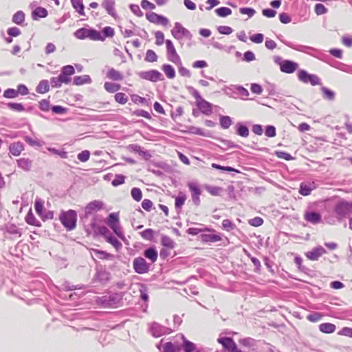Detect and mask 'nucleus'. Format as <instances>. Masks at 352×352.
Instances as JSON below:
<instances>
[{"label": "nucleus", "mask_w": 352, "mask_h": 352, "mask_svg": "<svg viewBox=\"0 0 352 352\" xmlns=\"http://www.w3.org/2000/svg\"><path fill=\"white\" fill-rule=\"evenodd\" d=\"M18 166L25 171L30 170L32 162L29 158L22 157L16 160Z\"/></svg>", "instance_id": "412c9836"}, {"label": "nucleus", "mask_w": 352, "mask_h": 352, "mask_svg": "<svg viewBox=\"0 0 352 352\" xmlns=\"http://www.w3.org/2000/svg\"><path fill=\"white\" fill-rule=\"evenodd\" d=\"M94 254L98 256L100 259H108L111 257V254L102 250L93 249Z\"/></svg>", "instance_id": "8fccbe9b"}, {"label": "nucleus", "mask_w": 352, "mask_h": 352, "mask_svg": "<svg viewBox=\"0 0 352 352\" xmlns=\"http://www.w3.org/2000/svg\"><path fill=\"white\" fill-rule=\"evenodd\" d=\"M116 102L120 104H125L129 101L128 96L122 92L116 93L114 96Z\"/></svg>", "instance_id": "72a5a7b5"}, {"label": "nucleus", "mask_w": 352, "mask_h": 352, "mask_svg": "<svg viewBox=\"0 0 352 352\" xmlns=\"http://www.w3.org/2000/svg\"><path fill=\"white\" fill-rule=\"evenodd\" d=\"M145 16L146 20H148L150 23H154L155 25L166 27L170 23L168 18L153 12L146 13Z\"/></svg>", "instance_id": "423d86ee"}, {"label": "nucleus", "mask_w": 352, "mask_h": 352, "mask_svg": "<svg viewBox=\"0 0 352 352\" xmlns=\"http://www.w3.org/2000/svg\"><path fill=\"white\" fill-rule=\"evenodd\" d=\"M144 256L152 263H155L157 260L158 253L155 248H149L144 251Z\"/></svg>", "instance_id": "a878e982"}, {"label": "nucleus", "mask_w": 352, "mask_h": 352, "mask_svg": "<svg viewBox=\"0 0 352 352\" xmlns=\"http://www.w3.org/2000/svg\"><path fill=\"white\" fill-rule=\"evenodd\" d=\"M72 7L81 16H85V6L82 0H71Z\"/></svg>", "instance_id": "393cba45"}, {"label": "nucleus", "mask_w": 352, "mask_h": 352, "mask_svg": "<svg viewBox=\"0 0 352 352\" xmlns=\"http://www.w3.org/2000/svg\"><path fill=\"white\" fill-rule=\"evenodd\" d=\"M25 221L29 225L36 227L41 226V222L35 217L31 210H30L25 215Z\"/></svg>", "instance_id": "aec40b11"}, {"label": "nucleus", "mask_w": 352, "mask_h": 352, "mask_svg": "<svg viewBox=\"0 0 352 352\" xmlns=\"http://www.w3.org/2000/svg\"><path fill=\"white\" fill-rule=\"evenodd\" d=\"M206 189L210 195L214 196L219 195L223 191V189L219 186H207Z\"/></svg>", "instance_id": "a18cd8bd"}, {"label": "nucleus", "mask_w": 352, "mask_h": 352, "mask_svg": "<svg viewBox=\"0 0 352 352\" xmlns=\"http://www.w3.org/2000/svg\"><path fill=\"white\" fill-rule=\"evenodd\" d=\"M313 78L314 76L308 74L305 71H300L298 73V78L304 82H308L309 81H311V78Z\"/></svg>", "instance_id": "603ef678"}, {"label": "nucleus", "mask_w": 352, "mask_h": 352, "mask_svg": "<svg viewBox=\"0 0 352 352\" xmlns=\"http://www.w3.org/2000/svg\"><path fill=\"white\" fill-rule=\"evenodd\" d=\"M162 69L168 79H173L176 76L174 67L169 64H164Z\"/></svg>", "instance_id": "bb28decb"}, {"label": "nucleus", "mask_w": 352, "mask_h": 352, "mask_svg": "<svg viewBox=\"0 0 352 352\" xmlns=\"http://www.w3.org/2000/svg\"><path fill=\"white\" fill-rule=\"evenodd\" d=\"M114 34V29L110 26H106L102 30V36H104V41L107 37H113Z\"/></svg>", "instance_id": "49530a36"}, {"label": "nucleus", "mask_w": 352, "mask_h": 352, "mask_svg": "<svg viewBox=\"0 0 352 352\" xmlns=\"http://www.w3.org/2000/svg\"><path fill=\"white\" fill-rule=\"evenodd\" d=\"M203 231H208V232H214V230L210 229L208 228H205L204 230L197 228H190L188 230V233L191 235H197L199 233L203 232Z\"/></svg>", "instance_id": "4d7b16f0"}, {"label": "nucleus", "mask_w": 352, "mask_h": 352, "mask_svg": "<svg viewBox=\"0 0 352 352\" xmlns=\"http://www.w3.org/2000/svg\"><path fill=\"white\" fill-rule=\"evenodd\" d=\"M107 78L114 81H119L123 79V75L120 72L111 68L107 72Z\"/></svg>", "instance_id": "6ab92c4d"}, {"label": "nucleus", "mask_w": 352, "mask_h": 352, "mask_svg": "<svg viewBox=\"0 0 352 352\" xmlns=\"http://www.w3.org/2000/svg\"><path fill=\"white\" fill-rule=\"evenodd\" d=\"M138 76L142 79L152 82L164 80L163 75L159 71L155 69L141 72L138 74Z\"/></svg>", "instance_id": "0eeeda50"}, {"label": "nucleus", "mask_w": 352, "mask_h": 352, "mask_svg": "<svg viewBox=\"0 0 352 352\" xmlns=\"http://www.w3.org/2000/svg\"><path fill=\"white\" fill-rule=\"evenodd\" d=\"M8 107L15 111L21 112L24 111V107L21 103L10 102L8 104Z\"/></svg>", "instance_id": "6e6d98bb"}, {"label": "nucleus", "mask_w": 352, "mask_h": 352, "mask_svg": "<svg viewBox=\"0 0 352 352\" xmlns=\"http://www.w3.org/2000/svg\"><path fill=\"white\" fill-rule=\"evenodd\" d=\"M104 88L106 91L109 93H116L120 89L121 86L120 85L115 82H105L104 84Z\"/></svg>", "instance_id": "c85d7f7f"}, {"label": "nucleus", "mask_w": 352, "mask_h": 352, "mask_svg": "<svg viewBox=\"0 0 352 352\" xmlns=\"http://www.w3.org/2000/svg\"><path fill=\"white\" fill-rule=\"evenodd\" d=\"M182 338L184 340V349L185 352H191V351H194V349H195L194 344L192 342L187 340L184 336H182Z\"/></svg>", "instance_id": "3c124183"}, {"label": "nucleus", "mask_w": 352, "mask_h": 352, "mask_svg": "<svg viewBox=\"0 0 352 352\" xmlns=\"http://www.w3.org/2000/svg\"><path fill=\"white\" fill-rule=\"evenodd\" d=\"M140 4L144 10H155L156 8L154 3L148 0H142Z\"/></svg>", "instance_id": "13d9d810"}, {"label": "nucleus", "mask_w": 352, "mask_h": 352, "mask_svg": "<svg viewBox=\"0 0 352 352\" xmlns=\"http://www.w3.org/2000/svg\"><path fill=\"white\" fill-rule=\"evenodd\" d=\"M50 90L48 81L47 80H43L40 81L39 84L36 88V91L39 94H45Z\"/></svg>", "instance_id": "c756f323"}, {"label": "nucleus", "mask_w": 352, "mask_h": 352, "mask_svg": "<svg viewBox=\"0 0 352 352\" xmlns=\"http://www.w3.org/2000/svg\"><path fill=\"white\" fill-rule=\"evenodd\" d=\"M319 329L324 333H332L336 331V327L332 323L324 322L319 325Z\"/></svg>", "instance_id": "cd10ccee"}, {"label": "nucleus", "mask_w": 352, "mask_h": 352, "mask_svg": "<svg viewBox=\"0 0 352 352\" xmlns=\"http://www.w3.org/2000/svg\"><path fill=\"white\" fill-rule=\"evenodd\" d=\"M77 219V212L74 210L62 211L59 214L60 223L68 231L73 230L76 228Z\"/></svg>", "instance_id": "f257e3e1"}, {"label": "nucleus", "mask_w": 352, "mask_h": 352, "mask_svg": "<svg viewBox=\"0 0 352 352\" xmlns=\"http://www.w3.org/2000/svg\"><path fill=\"white\" fill-rule=\"evenodd\" d=\"M24 21L25 14L22 11L16 12L12 16V21L17 25H21Z\"/></svg>", "instance_id": "473e14b6"}, {"label": "nucleus", "mask_w": 352, "mask_h": 352, "mask_svg": "<svg viewBox=\"0 0 352 352\" xmlns=\"http://www.w3.org/2000/svg\"><path fill=\"white\" fill-rule=\"evenodd\" d=\"M47 14V10L43 7H37L32 12V16L34 20H37L38 18H45Z\"/></svg>", "instance_id": "5701e85b"}, {"label": "nucleus", "mask_w": 352, "mask_h": 352, "mask_svg": "<svg viewBox=\"0 0 352 352\" xmlns=\"http://www.w3.org/2000/svg\"><path fill=\"white\" fill-rule=\"evenodd\" d=\"M217 14L221 17H226L232 14V10L226 7H221L215 10Z\"/></svg>", "instance_id": "a19ab883"}, {"label": "nucleus", "mask_w": 352, "mask_h": 352, "mask_svg": "<svg viewBox=\"0 0 352 352\" xmlns=\"http://www.w3.org/2000/svg\"><path fill=\"white\" fill-rule=\"evenodd\" d=\"M192 96L195 99V103L198 109L206 115H210L212 112V105L204 100L197 90L192 92Z\"/></svg>", "instance_id": "7ed1b4c3"}, {"label": "nucleus", "mask_w": 352, "mask_h": 352, "mask_svg": "<svg viewBox=\"0 0 352 352\" xmlns=\"http://www.w3.org/2000/svg\"><path fill=\"white\" fill-rule=\"evenodd\" d=\"M315 188L314 184H305L301 183L300 185L299 193L303 196L309 195L311 191Z\"/></svg>", "instance_id": "b1692460"}, {"label": "nucleus", "mask_w": 352, "mask_h": 352, "mask_svg": "<svg viewBox=\"0 0 352 352\" xmlns=\"http://www.w3.org/2000/svg\"><path fill=\"white\" fill-rule=\"evenodd\" d=\"M106 241L111 244L118 251L120 250L122 246L121 242L111 234L107 236Z\"/></svg>", "instance_id": "2f4dec72"}, {"label": "nucleus", "mask_w": 352, "mask_h": 352, "mask_svg": "<svg viewBox=\"0 0 352 352\" xmlns=\"http://www.w3.org/2000/svg\"><path fill=\"white\" fill-rule=\"evenodd\" d=\"M303 217L305 221L313 224L319 223L322 220L320 214L316 212H306Z\"/></svg>", "instance_id": "dca6fc26"}, {"label": "nucleus", "mask_w": 352, "mask_h": 352, "mask_svg": "<svg viewBox=\"0 0 352 352\" xmlns=\"http://www.w3.org/2000/svg\"><path fill=\"white\" fill-rule=\"evenodd\" d=\"M140 234L142 238L148 241H151L154 237V230L151 228H147Z\"/></svg>", "instance_id": "e433bc0d"}, {"label": "nucleus", "mask_w": 352, "mask_h": 352, "mask_svg": "<svg viewBox=\"0 0 352 352\" xmlns=\"http://www.w3.org/2000/svg\"><path fill=\"white\" fill-rule=\"evenodd\" d=\"M222 228L223 230L230 232L234 228V225L229 219H224L222 221Z\"/></svg>", "instance_id": "bf43d9fd"}, {"label": "nucleus", "mask_w": 352, "mask_h": 352, "mask_svg": "<svg viewBox=\"0 0 352 352\" xmlns=\"http://www.w3.org/2000/svg\"><path fill=\"white\" fill-rule=\"evenodd\" d=\"M161 242L163 246L168 249H173L175 247L174 241L168 236H162Z\"/></svg>", "instance_id": "f704fd0d"}, {"label": "nucleus", "mask_w": 352, "mask_h": 352, "mask_svg": "<svg viewBox=\"0 0 352 352\" xmlns=\"http://www.w3.org/2000/svg\"><path fill=\"white\" fill-rule=\"evenodd\" d=\"M90 157V152L87 150L82 151L77 155V158L82 162H86Z\"/></svg>", "instance_id": "09e8293b"}, {"label": "nucleus", "mask_w": 352, "mask_h": 352, "mask_svg": "<svg viewBox=\"0 0 352 352\" xmlns=\"http://www.w3.org/2000/svg\"><path fill=\"white\" fill-rule=\"evenodd\" d=\"M120 217L118 212H113L109 214L107 217V223L112 229L114 233L120 236L122 232L119 228Z\"/></svg>", "instance_id": "1a4fd4ad"}, {"label": "nucleus", "mask_w": 352, "mask_h": 352, "mask_svg": "<svg viewBox=\"0 0 352 352\" xmlns=\"http://www.w3.org/2000/svg\"><path fill=\"white\" fill-rule=\"evenodd\" d=\"M133 267L135 272L138 274H145L149 270V265L142 257H137L133 260Z\"/></svg>", "instance_id": "9b49d317"}, {"label": "nucleus", "mask_w": 352, "mask_h": 352, "mask_svg": "<svg viewBox=\"0 0 352 352\" xmlns=\"http://www.w3.org/2000/svg\"><path fill=\"white\" fill-rule=\"evenodd\" d=\"M264 36L263 34L258 33L250 36V40L255 43H261L263 41Z\"/></svg>", "instance_id": "774afa93"}, {"label": "nucleus", "mask_w": 352, "mask_h": 352, "mask_svg": "<svg viewBox=\"0 0 352 352\" xmlns=\"http://www.w3.org/2000/svg\"><path fill=\"white\" fill-rule=\"evenodd\" d=\"M155 45L157 46L162 45L164 42V34L161 31H157L155 32Z\"/></svg>", "instance_id": "de8ad7c7"}, {"label": "nucleus", "mask_w": 352, "mask_h": 352, "mask_svg": "<svg viewBox=\"0 0 352 352\" xmlns=\"http://www.w3.org/2000/svg\"><path fill=\"white\" fill-rule=\"evenodd\" d=\"M104 207V204L102 201L100 200H94L89 202L85 206V213L86 214H91L93 212H96L102 210Z\"/></svg>", "instance_id": "ddd939ff"}, {"label": "nucleus", "mask_w": 352, "mask_h": 352, "mask_svg": "<svg viewBox=\"0 0 352 352\" xmlns=\"http://www.w3.org/2000/svg\"><path fill=\"white\" fill-rule=\"evenodd\" d=\"M91 78L89 75L77 76L74 78L73 84L80 86L85 84H90Z\"/></svg>", "instance_id": "4be33fe9"}, {"label": "nucleus", "mask_w": 352, "mask_h": 352, "mask_svg": "<svg viewBox=\"0 0 352 352\" xmlns=\"http://www.w3.org/2000/svg\"><path fill=\"white\" fill-rule=\"evenodd\" d=\"M74 35L78 39H85L88 38L92 41H104V36H102V34L92 28H80L74 32Z\"/></svg>", "instance_id": "f03ea898"}, {"label": "nucleus", "mask_w": 352, "mask_h": 352, "mask_svg": "<svg viewBox=\"0 0 352 352\" xmlns=\"http://www.w3.org/2000/svg\"><path fill=\"white\" fill-rule=\"evenodd\" d=\"M340 336H344L349 338H352V328L350 327H343L340 331L338 333Z\"/></svg>", "instance_id": "69168bd1"}, {"label": "nucleus", "mask_w": 352, "mask_h": 352, "mask_svg": "<svg viewBox=\"0 0 352 352\" xmlns=\"http://www.w3.org/2000/svg\"><path fill=\"white\" fill-rule=\"evenodd\" d=\"M144 60L146 62H149V63L156 62L157 60V56L153 50H148L146 51Z\"/></svg>", "instance_id": "4c0bfd02"}, {"label": "nucleus", "mask_w": 352, "mask_h": 352, "mask_svg": "<svg viewBox=\"0 0 352 352\" xmlns=\"http://www.w3.org/2000/svg\"><path fill=\"white\" fill-rule=\"evenodd\" d=\"M165 44L166 47L168 60L175 64L180 63L181 58L177 52V50L173 45V43L170 40L167 39L165 41Z\"/></svg>", "instance_id": "6e6552de"}, {"label": "nucleus", "mask_w": 352, "mask_h": 352, "mask_svg": "<svg viewBox=\"0 0 352 352\" xmlns=\"http://www.w3.org/2000/svg\"><path fill=\"white\" fill-rule=\"evenodd\" d=\"M326 253V250L322 246H318L306 252L305 256L310 261H317Z\"/></svg>", "instance_id": "f8f14e48"}, {"label": "nucleus", "mask_w": 352, "mask_h": 352, "mask_svg": "<svg viewBox=\"0 0 352 352\" xmlns=\"http://www.w3.org/2000/svg\"><path fill=\"white\" fill-rule=\"evenodd\" d=\"M248 222L250 225L254 227H258L261 226L263 223V219L261 217H256L250 219Z\"/></svg>", "instance_id": "680f3d73"}, {"label": "nucleus", "mask_w": 352, "mask_h": 352, "mask_svg": "<svg viewBox=\"0 0 352 352\" xmlns=\"http://www.w3.org/2000/svg\"><path fill=\"white\" fill-rule=\"evenodd\" d=\"M3 96L6 98H15L18 97V91H16V89H8L4 91Z\"/></svg>", "instance_id": "864d4df0"}, {"label": "nucleus", "mask_w": 352, "mask_h": 352, "mask_svg": "<svg viewBox=\"0 0 352 352\" xmlns=\"http://www.w3.org/2000/svg\"><path fill=\"white\" fill-rule=\"evenodd\" d=\"M187 197L186 195L183 193H179V195L175 197V206L177 208H181L182 206L184 204Z\"/></svg>", "instance_id": "58836bf2"}, {"label": "nucleus", "mask_w": 352, "mask_h": 352, "mask_svg": "<svg viewBox=\"0 0 352 352\" xmlns=\"http://www.w3.org/2000/svg\"><path fill=\"white\" fill-rule=\"evenodd\" d=\"M324 315L320 312H312L307 316V319L312 322H316L320 321Z\"/></svg>", "instance_id": "c9c22d12"}, {"label": "nucleus", "mask_w": 352, "mask_h": 352, "mask_svg": "<svg viewBox=\"0 0 352 352\" xmlns=\"http://www.w3.org/2000/svg\"><path fill=\"white\" fill-rule=\"evenodd\" d=\"M115 6V0H103L102 2V6L105 9L107 12L114 18L117 15Z\"/></svg>", "instance_id": "2eb2a0df"}, {"label": "nucleus", "mask_w": 352, "mask_h": 352, "mask_svg": "<svg viewBox=\"0 0 352 352\" xmlns=\"http://www.w3.org/2000/svg\"><path fill=\"white\" fill-rule=\"evenodd\" d=\"M220 124L223 129H228L232 124L231 118L229 116H221L220 118Z\"/></svg>", "instance_id": "c03bdc74"}, {"label": "nucleus", "mask_w": 352, "mask_h": 352, "mask_svg": "<svg viewBox=\"0 0 352 352\" xmlns=\"http://www.w3.org/2000/svg\"><path fill=\"white\" fill-rule=\"evenodd\" d=\"M335 212L340 218H344L352 214V204L342 201L335 207Z\"/></svg>", "instance_id": "39448f33"}, {"label": "nucleus", "mask_w": 352, "mask_h": 352, "mask_svg": "<svg viewBox=\"0 0 352 352\" xmlns=\"http://www.w3.org/2000/svg\"><path fill=\"white\" fill-rule=\"evenodd\" d=\"M239 12L242 14H247L249 17H252L256 13V11L251 8H241Z\"/></svg>", "instance_id": "e2e57ef3"}, {"label": "nucleus", "mask_w": 352, "mask_h": 352, "mask_svg": "<svg viewBox=\"0 0 352 352\" xmlns=\"http://www.w3.org/2000/svg\"><path fill=\"white\" fill-rule=\"evenodd\" d=\"M171 34L177 40L187 39L190 41L192 38L190 32L178 22L175 23L174 27L171 30Z\"/></svg>", "instance_id": "20e7f679"}, {"label": "nucleus", "mask_w": 352, "mask_h": 352, "mask_svg": "<svg viewBox=\"0 0 352 352\" xmlns=\"http://www.w3.org/2000/svg\"><path fill=\"white\" fill-rule=\"evenodd\" d=\"M217 341L219 343L222 344L226 350L230 352H243L238 348L236 344L231 338H220Z\"/></svg>", "instance_id": "9d476101"}, {"label": "nucleus", "mask_w": 352, "mask_h": 352, "mask_svg": "<svg viewBox=\"0 0 352 352\" xmlns=\"http://www.w3.org/2000/svg\"><path fill=\"white\" fill-rule=\"evenodd\" d=\"M50 101L47 99H43L39 102V108L43 111H48L50 110Z\"/></svg>", "instance_id": "052dcab7"}, {"label": "nucleus", "mask_w": 352, "mask_h": 352, "mask_svg": "<svg viewBox=\"0 0 352 352\" xmlns=\"http://www.w3.org/2000/svg\"><path fill=\"white\" fill-rule=\"evenodd\" d=\"M10 154L14 157L19 156L21 153L24 151V144L18 141L11 143L8 146Z\"/></svg>", "instance_id": "4468645a"}, {"label": "nucleus", "mask_w": 352, "mask_h": 352, "mask_svg": "<svg viewBox=\"0 0 352 352\" xmlns=\"http://www.w3.org/2000/svg\"><path fill=\"white\" fill-rule=\"evenodd\" d=\"M163 348L164 352H179L181 349L178 344H174L170 342L165 343Z\"/></svg>", "instance_id": "7c9ffc66"}, {"label": "nucleus", "mask_w": 352, "mask_h": 352, "mask_svg": "<svg viewBox=\"0 0 352 352\" xmlns=\"http://www.w3.org/2000/svg\"><path fill=\"white\" fill-rule=\"evenodd\" d=\"M220 234H203L201 235V240L204 243H215L221 241Z\"/></svg>", "instance_id": "f3484780"}, {"label": "nucleus", "mask_w": 352, "mask_h": 352, "mask_svg": "<svg viewBox=\"0 0 352 352\" xmlns=\"http://www.w3.org/2000/svg\"><path fill=\"white\" fill-rule=\"evenodd\" d=\"M52 111L56 114H65L67 112V109L60 105L53 106L52 107Z\"/></svg>", "instance_id": "0e129e2a"}, {"label": "nucleus", "mask_w": 352, "mask_h": 352, "mask_svg": "<svg viewBox=\"0 0 352 352\" xmlns=\"http://www.w3.org/2000/svg\"><path fill=\"white\" fill-rule=\"evenodd\" d=\"M314 11L318 15H321L327 12V8L322 3H317L314 7Z\"/></svg>", "instance_id": "5fc2aeb1"}, {"label": "nucleus", "mask_w": 352, "mask_h": 352, "mask_svg": "<svg viewBox=\"0 0 352 352\" xmlns=\"http://www.w3.org/2000/svg\"><path fill=\"white\" fill-rule=\"evenodd\" d=\"M34 208L38 216H41L43 214L44 203L41 199H36L34 202Z\"/></svg>", "instance_id": "ea45409f"}, {"label": "nucleus", "mask_w": 352, "mask_h": 352, "mask_svg": "<svg viewBox=\"0 0 352 352\" xmlns=\"http://www.w3.org/2000/svg\"><path fill=\"white\" fill-rule=\"evenodd\" d=\"M296 69L297 64L290 60H285L280 65V70L285 73H293L294 71H296Z\"/></svg>", "instance_id": "a211bd4d"}, {"label": "nucleus", "mask_w": 352, "mask_h": 352, "mask_svg": "<svg viewBox=\"0 0 352 352\" xmlns=\"http://www.w3.org/2000/svg\"><path fill=\"white\" fill-rule=\"evenodd\" d=\"M188 186L189 190H190V192L192 193V197L193 198L196 197L198 199L199 196L201 195V190L198 188V186L196 184H193V183L188 184Z\"/></svg>", "instance_id": "79ce46f5"}, {"label": "nucleus", "mask_w": 352, "mask_h": 352, "mask_svg": "<svg viewBox=\"0 0 352 352\" xmlns=\"http://www.w3.org/2000/svg\"><path fill=\"white\" fill-rule=\"evenodd\" d=\"M131 194L133 199L136 201H140L142 198V192L139 188H133Z\"/></svg>", "instance_id": "37998d69"}, {"label": "nucleus", "mask_w": 352, "mask_h": 352, "mask_svg": "<svg viewBox=\"0 0 352 352\" xmlns=\"http://www.w3.org/2000/svg\"><path fill=\"white\" fill-rule=\"evenodd\" d=\"M153 206V202L150 199H144L142 202V208L147 212H149L151 210Z\"/></svg>", "instance_id": "338daca9"}]
</instances>
